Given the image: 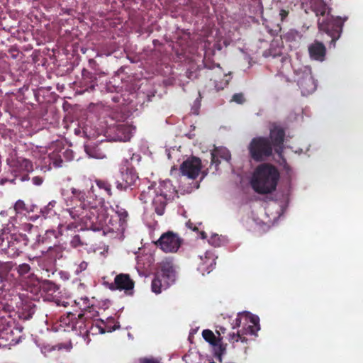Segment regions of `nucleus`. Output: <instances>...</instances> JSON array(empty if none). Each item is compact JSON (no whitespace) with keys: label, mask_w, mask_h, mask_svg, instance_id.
Here are the masks:
<instances>
[{"label":"nucleus","mask_w":363,"mask_h":363,"mask_svg":"<svg viewBox=\"0 0 363 363\" xmlns=\"http://www.w3.org/2000/svg\"><path fill=\"white\" fill-rule=\"evenodd\" d=\"M181 243V239L176 234L171 232L164 233L157 242L161 250L167 253L177 252Z\"/></svg>","instance_id":"9"},{"label":"nucleus","mask_w":363,"mask_h":363,"mask_svg":"<svg viewBox=\"0 0 363 363\" xmlns=\"http://www.w3.org/2000/svg\"><path fill=\"white\" fill-rule=\"evenodd\" d=\"M313 9L317 16H322L323 18H319L318 21L319 29L332 38L330 46L335 47V42L340 38L342 26L347 18L330 15L328 8L322 0H315Z\"/></svg>","instance_id":"4"},{"label":"nucleus","mask_w":363,"mask_h":363,"mask_svg":"<svg viewBox=\"0 0 363 363\" xmlns=\"http://www.w3.org/2000/svg\"><path fill=\"white\" fill-rule=\"evenodd\" d=\"M14 211L16 213H22L26 210V204L23 201L18 200L14 205Z\"/></svg>","instance_id":"28"},{"label":"nucleus","mask_w":363,"mask_h":363,"mask_svg":"<svg viewBox=\"0 0 363 363\" xmlns=\"http://www.w3.org/2000/svg\"><path fill=\"white\" fill-rule=\"evenodd\" d=\"M287 14H288V13L286 11L281 10L279 15L281 16V20H284V18L287 16Z\"/></svg>","instance_id":"38"},{"label":"nucleus","mask_w":363,"mask_h":363,"mask_svg":"<svg viewBox=\"0 0 363 363\" xmlns=\"http://www.w3.org/2000/svg\"><path fill=\"white\" fill-rule=\"evenodd\" d=\"M25 179H26V178H24V177H22V178L21 179V181H24Z\"/></svg>","instance_id":"47"},{"label":"nucleus","mask_w":363,"mask_h":363,"mask_svg":"<svg viewBox=\"0 0 363 363\" xmlns=\"http://www.w3.org/2000/svg\"><path fill=\"white\" fill-rule=\"evenodd\" d=\"M29 239L26 235L22 233H13L8 240V247L13 252V254L18 255L28 245Z\"/></svg>","instance_id":"11"},{"label":"nucleus","mask_w":363,"mask_h":363,"mask_svg":"<svg viewBox=\"0 0 363 363\" xmlns=\"http://www.w3.org/2000/svg\"><path fill=\"white\" fill-rule=\"evenodd\" d=\"M30 269V267L28 264H22L18 266V272L20 275H24L28 273Z\"/></svg>","instance_id":"30"},{"label":"nucleus","mask_w":363,"mask_h":363,"mask_svg":"<svg viewBox=\"0 0 363 363\" xmlns=\"http://www.w3.org/2000/svg\"><path fill=\"white\" fill-rule=\"evenodd\" d=\"M177 191L169 179L160 182L157 186L151 185L142 192L140 200L146 203L152 201L155 212L161 216L164 213L167 201L173 199Z\"/></svg>","instance_id":"2"},{"label":"nucleus","mask_w":363,"mask_h":363,"mask_svg":"<svg viewBox=\"0 0 363 363\" xmlns=\"http://www.w3.org/2000/svg\"><path fill=\"white\" fill-rule=\"evenodd\" d=\"M11 333V330L9 332L7 330H6L5 331L0 332V347L5 345V343L3 342V340L9 342L10 344H11L13 342V339H10L9 334Z\"/></svg>","instance_id":"27"},{"label":"nucleus","mask_w":363,"mask_h":363,"mask_svg":"<svg viewBox=\"0 0 363 363\" xmlns=\"http://www.w3.org/2000/svg\"><path fill=\"white\" fill-rule=\"evenodd\" d=\"M96 185L100 189H103L108 196H111V186L105 181H96Z\"/></svg>","instance_id":"26"},{"label":"nucleus","mask_w":363,"mask_h":363,"mask_svg":"<svg viewBox=\"0 0 363 363\" xmlns=\"http://www.w3.org/2000/svg\"><path fill=\"white\" fill-rule=\"evenodd\" d=\"M32 180H33V184L35 185H38V186L42 184V183L43 182V179L40 177H34Z\"/></svg>","instance_id":"35"},{"label":"nucleus","mask_w":363,"mask_h":363,"mask_svg":"<svg viewBox=\"0 0 363 363\" xmlns=\"http://www.w3.org/2000/svg\"><path fill=\"white\" fill-rule=\"evenodd\" d=\"M86 152L89 156V157L101 159L104 158L105 156L103 153L99 152L97 150H89L87 147H86Z\"/></svg>","instance_id":"29"},{"label":"nucleus","mask_w":363,"mask_h":363,"mask_svg":"<svg viewBox=\"0 0 363 363\" xmlns=\"http://www.w3.org/2000/svg\"><path fill=\"white\" fill-rule=\"evenodd\" d=\"M176 171L174 168L171 169V175L172 176L174 174V172Z\"/></svg>","instance_id":"45"},{"label":"nucleus","mask_w":363,"mask_h":363,"mask_svg":"<svg viewBox=\"0 0 363 363\" xmlns=\"http://www.w3.org/2000/svg\"><path fill=\"white\" fill-rule=\"evenodd\" d=\"M286 206H287V201H285L284 203H279L277 201H273L268 205L267 211L271 212L272 210L279 207V211L277 212V214L278 215V217H279L281 216V213H284Z\"/></svg>","instance_id":"23"},{"label":"nucleus","mask_w":363,"mask_h":363,"mask_svg":"<svg viewBox=\"0 0 363 363\" xmlns=\"http://www.w3.org/2000/svg\"><path fill=\"white\" fill-rule=\"evenodd\" d=\"M220 159L227 162L230 160V154L225 147H216L211 152V164L214 165L216 169L220 163Z\"/></svg>","instance_id":"17"},{"label":"nucleus","mask_w":363,"mask_h":363,"mask_svg":"<svg viewBox=\"0 0 363 363\" xmlns=\"http://www.w3.org/2000/svg\"><path fill=\"white\" fill-rule=\"evenodd\" d=\"M143 363H154V362L150 359H145L143 360Z\"/></svg>","instance_id":"40"},{"label":"nucleus","mask_w":363,"mask_h":363,"mask_svg":"<svg viewBox=\"0 0 363 363\" xmlns=\"http://www.w3.org/2000/svg\"><path fill=\"white\" fill-rule=\"evenodd\" d=\"M52 251H55L58 254H60V252H61V250H60V247L56 246V247H53L52 246H49L48 249V252H52Z\"/></svg>","instance_id":"36"},{"label":"nucleus","mask_w":363,"mask_h":363,"mask_svg":"<svg viewBox=\"0 0 363 363\" xmlns=\"http://www.w3.org/2000/svg\"><path fill=\"white\" fill-rule=\"evenodd\" d=\"M54 203H55L54 201L50 202L47 208H49L50 206L53 207L54 206Z\"/></svg>","instance_id":"43"},{"label":"nucleus","mask_w":363,"mask_h":363,"mask_svg":"<svg viewBox=\"0 0 363 363\" xmlns=\"http://www.w3.org/2000/svg\"><path fill=\"white\" fill-rule=\"evenodd\" d=\"M284 131L283 130L279 127H274L273 129L271 130L270 133V137L274 143V146H279L281 144H282V142L284 140ZM281 151L282 147H279L278 149L276 150V152L278 154L279 157L281 159V161H278L281 165H283L284 169L286 171L287 173H289L290 172V167L286 163V161L284 158H282L281 156Z\"/></svg>","instance_id":"10"},{"label":"nucleus","mask_w":363,"mask_h":363,"mask_svg":"<svg viewBox=\"0 0 363 363\" xmlns=\"http://www.w3.org/2000/svg\"><path fill=\"white\" fill-rule=\"evenodd\" d=\"M72 199H65L67 206H71L74 200L76 203H79V206L70 207L63 212V216L67 218V216L70 217L73 221L65 224H60V232L63 234L64 230H71L80 227L81 230L90 229L92 230H99L101 228L107 226L111 230L114 231L117 229L112 222V219L108 216L102 213H99V209H96L93 206L86 208L85 193L79 189H72ZM102 210V207H100Z\"/></svg>","instance_id":"1"},{"label":"nucleus","mask_w":363,"mask_h":363,"mask_svg":"<svg viewBox=\"0 0 363 363\" xmlns=\"http://www.w3.org/2000/svg\"><path fill=\"white\" fill-rule=\"evenodd\" d=\"M0 279H1V281H3L5 279L4 277L3 276L2 273L1 272L0 273Z\"/></svg>","instance_id":"44"},{"label":"nucleus","mask_w":363,"mask_h":363,"mask_svg":"<svg viewBox=\"0 0 363 363\" xmlns=\"http://www.w3.org/2000/svg\"><path fill=\"white\" fill-rule=\"evenodd\" d=\"M243 335L244 334L242 333V331L239 330L237 332V333H229L228 339L232 343H234V342H236L238 341L245 342L246 340L244 337H242Z\"/></svg>","instance_id":"25"},{"label":"nucleus","mask_w":363,"mask_h":363,"mask_svg":"<svg viewBox=\"0 0 363 363\" xmlns=\"http://www.w3.org/2000/svg\"><path fill=\"white\" fill-rule=\"evenodd\" d=\"M121 176L123 182L118 183L117 187L118 189H126L136 183L138 179L134 169L128 167L125 169L123 167L121 169Z\"/></svg>","instance_id":"13"},{"label":"nucleus","mask_w":363,"mask_h":363,"mask_svg":"<svg viewBox=\"0 0 363 363\" xmlns=\"http://www.w3.org/2000/svg\"><path fill=\"white\" fill-rule=\"evenodd\" d=\"M208 242L215 247L219 246L220 245V238L218 235H213L208 240Z\"/></svg>","instance_id":"32"},{"label":"nucleus","mask_w":363,"mask_h":363,"mask_svg":"<svg viewBox=\"0 0 363 363\" xmlns=\"http://www.w3.org/2000/svg\"><path fill=\"white\" fill-rule=\"evenodd\" d=\"M249 150L252 157L255 160H264L272 153V147L264 138H254L250 144Z\"/></svg>","instance_id":"6"},{"label":"nucleus","mask_w":363,"mask_h":363,"mask_svg":"<svg viewBox=\"0 0 363 363\" xmlns=\"http://www.w3.org/2000/svg\"><path fill=\"white\" fill-rule=\"evenodd\" d=\"M32 227H33V225H30V224H26V225H25V228H29V229H30Z\"/></svg>","instance_id":"42"},{"label":"nucleus","mask_w":363,"mask_h":363,"mask_svg":"<svg viewBox=\"0 0 363 363\" xmlns=\"http://www.w3.org/2000/svg\"><path fill=\"white\" fill-rule=\"evenodd\" d=\"M243 320L252 321V319L248 316V312L243 311L238 313L235 319L232 322V328H235L238 327H242Z\"/></svg>","instance_id":"21"},{"label":"nucleus","mask_w":363,"mask_h":363,"mask_svg":"<svg viewBox=\"0 0 363 363\" xmlns=\"http://www.w3.org/2000/svg\"><path fill=\"white\" fill-rule=\"evenodd\" d=\"M83 243L81 241V239L79 235H75L72 238L71 240V245L74 247H77L78 246L82 245Z\"/></svg>","instance_id":"33"},{"label":"nucleus","mask_w":363,"mask_h":363,"mask_svg":"<svg viewBox=\"0 0 363 363\" xmlns=\"http://www.w3.org/2000/svg\"><path fill=\"white\" fill-rule=\"evenodd\" d=\"M279 179V172L272 165L262 164L254 170L250 182L255 191L260 194L274 191Z\"/></svg>","instance_id":"3"},{"label":"nucleus","mask_w":363,"mask_h":363,"mask_svg":"<svg viewBox=\"0 0 363 363\" xmlns=\"http://www.w3.org/2000/svg\"><path fill=\"white\" fill-rule=\"evenodd\" d=\"M210 363H215V362H210Z\"/></svg>","instance_id":"48"},{"label":"nucleus","mask_w":363,"mask_h":363,"mask_svg":"<svg viewBox=\"0 0 363 363\" xmlns=\"http://www.w3.org/2000/svg\"><path fill=\"white\" fill-rule=\"evenodd\" d=\"M218 330H216V333H218V336L220 337L221 334H224L225 333V328L223 326H218Z\"/></svg>","instance_id":"37"},{"label":"nucleus","mask_w":363,"mask_h":363,"mask_svg":"<svg viewBox=\"0 0 363 363\" xmlns=\"http://www.w3.org/2000/svg\"><path fill=\"white\" fill-rule=\"evenodd\" d=\"M61 163H62V160H60L59 162H58V161H57V160L53 161V165H54V167H61V166H62Z\"/></svg>","instance_id":"39"},{"label":"nucleus","mask_w":363,"mask_h":363,"mask_svg":"<svg viewBox=\"0 0 363 363\" xmlns=\"http://www.w3.org/2000/svg\"><path fill=\"white\" fill-rule=\"evenodd\" d=\"M233 100L238 104H242L245 98L242 94H235L233 96Z\"/></svg>","instance_id":"34"},{"label":"nucleus","mask_w":363,"mask_h":363,"mask_svg":"<svg viewBox=\"0 0 363 363\" xmlns=\"http://www.w3.org/2000/svg\"><path fill=\"white\" fill-rule=\"evenodd\" d=\"M115 288L118 290H124L127 293L131 291L134 287V282L130 278L129 275L120 274L115 277Z\"/></svg>","instance_id":"15"},{"label":"nucleus","mask_w":363,"mask_h":363,"mask_svg":"<svg viewBox=\"0 0 363 363\" xmlns=\"http://www.w3.org/2000/svg\"><path fill=\"white\" fill-rule=\"evenodd\" d=\"M296 74L298 76L297 82L303 95H308L315 91L317 84L309 67H304L303 69L296 72Z\"/></svg>","instance_id":"7"},{"label":"nucleus","mask_w":363,"mask_h":363,"mask_svg":"<svg viewBox=\"0 0 363 363\" xmlns=\"http://www.w3.org/2000/svg\"><path fill=\"white\" fill-rule=\"evenodd\" d=\"M135 133V128L129 124H120L116 128L115 140L126 142Z\"/></svg>","instance_id":"14"},{"label":"nucleus","mask_w":363,"mask_h":363,"mask_svg":"<svg viewBox=\"0 0 363 363\" xmlns=\"http://www.w3.org/2000/svg\"><path fill=\"white\" fill-rule=\"evenodd\" d=\"M11 166L14 168L16 172H30L33 171V164L27 159L23 157H17L10 162Z\"/></svg>","instance_id":"18"},{"label":"nucleus","mask_w":363,"mask_h":363,"mask_svg":"<svg viewBox=\"0 0 363 363\" xmlns=\"http://www.w3.org/2000/svg\"><path fill=\"white\" fill-rule=\"evenodd\" d=\"M116 213L117 214L119 218V227L118 228L117 224L113 223L114 224V226L116 227L117 228L115 229L114 230H123L126 223L128 213L125 209L116 206ZM112 222L113 221L112 220Z\"/></svg>","instance_id":"20"},{"label":"nucleus","mask_w":363,"mask_h":363,"mask_svg":"<svg viewBox=\"0 0 363 363\" xmlns=\"http://www.w3.org/2000/svg\"><path fill=\"white\" fill-rule=\"evenodd\" d=\"M203 337L212 345H216L217 340L214 333L210 330H204L202 332Z\"/></svg>","instance_id":"24"},{"label":"nucleus","mask_w":363,"mask_h":363,"mask_svg":"<svg viewBox=\"0 0 363 363\" xmlns=\"http://www.w3.org/2000/svg\"><path fill=\"white\" fill-rule=\"evenodd\" d=\"M216 257L211 251H206L203 256H200L198 270L203 274L210 273L215 267Z\"/></svg>","instance_id":"12"},{"label":"nucleus","mask_w":363,"mask_h":363,"mask_svg":"<svg viewBox=\"0 0 363 363\" xmlns=\"http://www.w3.org/2000/svg\"><path fill=\"white\" fill-rule=\"evenodd\" d=\"M248 316L252 319V321L243 320L242 323V333L245 335H255L259 330V319L257 315H254L248 312Z\"/></svg>","instance_id":"16"},{"label":"nucleus","mask_w":363,"mask_h":363,"mask_svg":"<svg viewBox=\"0 0 363 363\" xmlns=\"http://www.w3.org/2000/svg\"><path fill=\"white\" fill-rule=\"evenodd\" d=\"M52 237L56 238L55 232L53 230H48L43 236H39L37 238L36 242L32 245V248L36 249L40 246L41 243H48V240Z\"/></svg>","instance_id":"22"},{"label":"nucleus","mask_w":363,"mask_h":363,"mask_svg":"<svg viewBox=\"0 0 363 363\" xmlns=\"http://www.w3.org/2000/svg\"><path fill=\"white\" fill-rule=\"evenodd\" d=\"M182 177L195 179L201 173V161L199 158L191 157L184 160L180 166Z\"/></svg>","instance_id":"8"},{"label":"nucleus","mask_w":363,"mask_h":363,"mask_svg":"<svg viewBox=\"0 0 363 363\" xmlns=\"http://www.w3.org/2000/svg\"><path fill=\"white\" fill-rule=\"evenodd\" d=\"M175 280V272L170 262H162L161 269L152 281V291L156 294L167 289Z\"/></svg>","instance_id":"5"},{"label":"nucleus","mask_w":363,"mask_h":363,"mask_svg":"<svg viewBox=\"0 0 363 363\" xmlns=\"http://www.w3.org/2000/svg\"><path fill=\"white\" fill-rule=\"evenodd\" d=\"M87 267L88 263L86 262H82L81 263L76 266L75 274H79V273L86 269Z\"/></svg>","instance_id":"31"},{"label":"nucleus","mask_w":363,"mask_h":363,"mask_svg":"<svg viewBox=\"0 0 363 363\" xmlns=\"http://www.w3.org/2000/svg\"><path fill=\"white\" fill-rule=\"evenodd\" d=\"M201 238H202L203 239L206 238V233H204V232H201Z\"/></svg>","instance_id":"41"},{"label":"nucleus","mask_w":363,"mask_h":363,"mask_svg":"<svg viewBox=\"0 0 363 363\" xmlns=\"http://www.w3.org/2000/svg\"><path fill=\"white\" fill-rule=\"evenodd\" d=\"M0 247H1L2 248H5V246L3 244H0Z\"/></svg>","instance_id":"46"},{"label":"nucleus","mask_w":363,"mask_h":363,"mask_svg":"<svg viewBox=\"0 0 363 363\" xmlns=\"http://www.w3.org/2000/svg\"><path fill=\"white\" fill-rule=\"evenodd\" d=\"M311 59L318 61H323L325 54V46L318 42H315L308 48Z\"/></svg>","instance_id":"19"}]
</instances>
